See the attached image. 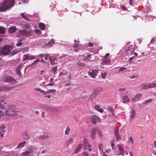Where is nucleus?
Instances as JSON below:
<instances>
[{
    "mask_svg": "<svg viewBox=\"0 0 156 156\" xmlns=\"http://www.w3.org/2000/svg\"><path fill=\"white\" fill-rule=\"evenodd\" d=\"M6 105L5 106L7 108V109L5 112V116H10L15 115L16 114L15 110L16 105L9 103H4Z\"/></svg>",
    "mask_w": 156,
    "mask_h": 156,
    "instance_id": "1",
    "label": "nucleus"
},
{
    "mask_svg": "<svg viewBox=\"0 0 156 156\" xmlns=\"http://www.w3.org/2000/svg\"><path fill=\"white\" fill-rule=\"evenodd\" d=\"M13 0H7L0 4V12H5L9 10L11 7L14 5Z\"/></svg>",
    "mask_w": 156,
    "mask_h": 156,
    "instance_id": "2",
    "label": "nucleus"
},
{
    "mask_svg": "<svg viewBox=\"0 0 156 156\" xmlns=\"http://www.w3.org/2000/svg\"><path fill=\"white\" fill-rule=\"evenodd\" d=\"M13 47L10 45H5L0 51V55H8L11 51L13 49Z\"/></svg>",
    "mask_w": 156,
    "mask_h": 156,
    "instance_id": "3",
    "label": "nucleus"
},
{
    "mask_svg": "<svg viewBox=\"0 0 156 156\" xmlns=\"http://www.w3.org/2000/svg\"><path fill=\"white\" fill-rule=\"evenodd\" d=\"M102 90V87L100 86L94 88L89 98V99L91 101H92L93 99L95 98V96L98 94V93L101 92Z\"/></svg>",
    "mask_w": 156,
    "mask_h": 156,
    "instance_id": "4",
    "label": "nucleus"
},
{
    "mask_svg": "<svg viewBox=\"0 0 156 156\" xmlns=\"http://www.w3.org/2000/svg\"><path fill=\"white\" fill-rule=\"evenodd\" d=\"M34 150V148L32 146L28 148V151L23 152L22 153V156H31L33 155L32 153Z\"/></svg>",
    "mask_w": 156,
    "mask_h": 156,
    "instance_id": "5",
    "label": "nucleus"
},
{
    "mask_svg": "<svg viewBox=\"0 0 156 156\" xmlns=\"http://www.w3.org/2000/svg\"><path fill=\"white\" fill-rule=\"evenodd\" d=\"M4 81L5 82H8L11 84H15L16 82V80L15 79L10 76L5 77Z\"/></svg>",
    "mask_w": 156,
    "mask_h": 156,
    "instance_id": "6",
    "label": "nucleus"
},
{
    "mask_svg": "<svg viewBox=\"0 0 156 156\" xmlns=\"http://www.w3.org/2000/svg\"><path fill=\"white\" fill-rule=\"evenodd\" d=\"M90 120L94 124H96L97 121L98 122H100L101 121V120L99 117L96 115H94L92 116L90 118Z\"/></svg>",
    "mask_w": 156,
    "mask_h": 156,
    "instance_id": "7",
    "label": "nucleus"
},
{
    "mask_svg": "<svg viewBox=\"0 0 156 156\" xmlns=\"http://www.w3.org/2000/svg\"><path fill=\"white\" fill-rule=\"evenodd\" d=\"M83 146L85 150L88 149L89 151H92V149L90 148V145H89L88 140L84 139L83 142Z\"/></svg>",
    "mask_w": 156,
    "mask_h": 156,
    "instance_id": "8",
    "label": "nucleus"
},
{
    "mask_svg": "<svg viewBox=\"0 0 156 156\" xmlns=\"http://www.w3.org/2000/svg\"><path fill=\"white\" fill-rule=\"evenodd\" d=\"M98 71L96 69H93L91 70V72L90 71L88 72V74L89 76H91L93 78H95L96 76L98 74Z\"/></svg>",
    "mask_w": 156,
    "mask_h": 156,
    "instance_id": "9",
    "label": "nucleus"
},
{
    "mask_svg": "<svg viewBox=\"0 0 156 156\" xmlns=\"http://www.w3.org/2000/svg\"><path fill=\"white\" fill-rule=\"evenodd\" d=\"M46 109L49 111L52 112H57L58 110L57 108H56L53 107L51 106H49L46 107Z\"/></svg>",
    "mask_w": 156,
    "mask_h": 156,
    "instance_id": "10",
    "label": "nucleus"
},
{
    "mask_svg": "<svg viewBox=\"0 0 156 156\" xmlns=\"http://www.w3.org/2000/svg\"><path fill=\"white\" fill-rule=\"evenodd\" d=\"M97 129L93 128L91 132V137L92 139H94L95 138V135L96 133Z\"/></svg>",
    "mask_w": 156,
    "mask_h": 156,
    "instance_id": "11",
    "label": "nucleus"
},
{
    "mask_svg": "<svg viewBox=\"0 0 156 156\" xmlns=\"http://www.w3.org/2000/svg\"><path fill=\"white\" fill-rule=\"evenodd\" d=\"M118 148L119 150V153L118 155L123 156L125 152L123 149L122 148V146L120 145H118Z\"/></svg>",
    "mask_w": 156,
    "mask_h": 156,
    "instance_id": "12",
    "label": "nucleus"
},
{
    "mask_svg": "<svg viewBox=\"0 0 156 156\" xmlns=\"http://www.w3.org/2000/svg\"><path fill=\"white\" fill-rule=\"evenodd\" d=\"M54 44V40L52 39L49 42L47 43L44 45L45 47V48H49L52 46Z\"/></svg>",
    "mask_w": 156,
    "mask_h": 156,
    "instance_id": "13",
    "label": "nucleus"
},
{
    "mask_svg": "<svg viewBox=\"0 0 156 156\" xmlns=\"http://www.w3.org/2000/svg\"><path fill=\"white\" fill-rule=\"evenodd\" d=\"M5 128V127L4 125H2L0 127V136L1 138L3 137L4 133V129Z\"/></svg>",
    "mask_w": 156,
    "mask_h": 156,
    "instance_id": "14",
    "label": "nucleus"
},
{
    "mask_svg": "<svg viewBox=\"0 0 156 156\" xmlns=\"http://www.w3.org/2000/svg\"><path fill=\"white\" fill-rule=\"evenodd\" d=\"M133 46L132 47H129L127 49V51L128 52L129 51H131L130 53H133V54L135 56H137L138 55V54L135 52H133Z\"/></svg>",
    "mask_w": 156,
    "mask_h": 156,
    "instance_id": "15",
    "label": "nucleus"
},
{
    "mask_svg": "<svg viewBox=\"0 0 156 156\" xmlns=\"http://www.w3.org/2000/svg\"><path fill=\"white\" fill-rule=\"evenodd\" d=\"M13 89V87H8L7 86H4L2 87L1 90L3 91H7L11 90Z\"/></svg>",
    "mask_w": 156,
    "mask_h": 156,
    "instance_id": "16",
    "label": "nucleus"
},
{
    "mask_svg": "<svg viewBox=\"0 0 156 156\" xmlns=\"http://www.w3.org/2000/svg\"><path fill=\"white\" fill-rule=\"evenodd\" d=\"M115 134L116 136L117 140H119L120 139L119 134V130L117 127H116L115 129Z\"/></svg>",
    "mask_w": 156,
    "mask_h": 156,
    "instance_id": "17",
    "label": "nucleus"
},
{
    "mask_svg": "<svg viewBox=\"0 0 156 156\" xmlns=\"http://www.w3.org/2000/svg\"><path fill=\"white\" fill-rule=\"evenodd\" d=\"M16 30V27L15 26H13L10 27L9 29V32L10 33L12 34L15 32Z\"/></svg>",
    "mask_w": 156,
    "mask_h": 156,
    "instance_id": "18",
    "label": "nucleus"
},
{
    "mask_svg": "<svg viewBox=\"0 0 156 156\" xmlns=\"http://www.w3.org/2000/svg\"><path fill=\"white\" fill-rule=\"evenodd\" d=\"M122 100L123 103H127L129 102L130 99L127 96H126L123 97Z\"/></svg>",
    "mask_w": 156,
    "mask_h": 156,
    "instance_id": "19",
    "label": "nucleus"
},
{
    "mask_svg": "<svg viewBox=\"0 0 156 156\" xmlns=\"http://www.w3.org/2000/svg\"><path fill=\"white\" fill-rule=\"evenodd\" d=\"M81 56L82 57V58L81 59V60H85V59L89 58V56H90V55L89 53H85L83 55H82Z\"/></svg>",
    "mask_w": 156,
    "mask_h": 156,
    "instance_id": "20",
    "label": "nucleus"
},
{
    "mask_svg": "<svg viewBox=\"0 0 156 156\" xmlns=\"http://www.w3.org/2000/svg\"><path fill=\"white\" fill-rule=\"evenodd\" d=\"M135 115V111L134 110H132L130 112V118L131 119L134 118Z\"/></svg>",
    "mask_w": 156,
    "mask_h": 156,
    "instance_id": "21",
    "label": "nucleus"
},
{
    "mask_svg": "<svg viewBox=\"0 0 156 156\" xmlns=\"http://www.w3.org/2000/svg\"><path fill=\"white\" fill-rule=\"evenodd\" d=\"M103 65H107L110 64V61L108 59L104 58L102 62Z\"/></svg>",
    "mask_w": 156,
    "mask_h": 156,
    "instance_id": "22",
    "label": "nucleus"
},
{
    "mask_svg": "<svg viewBox=\"0 0 156 156\" xmlns=\"http://www.w3.org/2000/svg\"><path fill=\"white\" fill-rule=\"evenodd\" d=\"M26 142L24 141L20 143L18 145L17 148H21L23 147L26 144Z\"/></svg>",
    "mask_w": 156,
    "mask_h": 156,
    "instance_id": "23",
    "label": "nucleus"
},
{
    "mask_svg": "<svg viewBox=\"0 0 156 156\" xmlns=\"http://www.w3.org/2000/svg\"><path fill=\"white\" fill-rule=\"evenodd\" d=\"M87 96L86 95L82 96L78 98V100L80 102H82L83 101V99L86 98Z\"/></svg>",
    "mask_w": 156,
    "mask_h": 156,
    "instance_id": "24",
    "label": "nucleus"
},
{
    "mask_svg": "<svg viewBox=\"0 0 156 156\" xmlns=\"http://www.w3.org/2000/svg\"><path fill=\"white\" fill-rule=\"evenodd\" d=\"M108 110L112 113V116H114L115 115V113L114 112V110L111 106H108Z\"/></svg>",
    "mask_w": 156,
    "mask_h": 156,
    "instance_id": "25",
    "label": "nucleus"
},
{
    "mask_svg": "<svg viewBox=\"0 0 156 156\" xmlns=\"http://www.w3.org/2000/svg\"><path fill=\"white\" fill-rule=\"evenodd\" d=\"M23 60L24 61H26L30 59V56L29 54H25L23 55Z\"/></svg>",
    "mask_w": 156,
    "mask_h": 156,
    "instance_id": "26",
    "label": "nucleus"
},
{
    "mask_svg": "<svg viewBox=\"0 0 156 156\" xmlns=\"http://www.w3.org/2000/svg\"><path fill=\"white\" fill-rule=\"evenodd\" d=\"M82 147V144H80L78 145L77 148H76V149L75 150V153H78L79 151L81 150Z\"/></svg>",
    "mask_w": 156,
    "mask_h": 156,
    "instance_id": "27",
    "label": "nucleus"
},
{
    "mask_svg": "<svg viewBox=\"0 0 156 156\" xmlns=\"http://www.w3.org/2000/svg\"><path fill=\"white\" fill-rule=\"evenodd\" d=\"M39 28L42 30H44L45 28V25L43 23H40L39 24Z\"/></svg>",
    "mask_w": 156,
    "mask_h": 156,
    "instance_id": "28",
    "label": "nucleus"
},
{
    "mask_svg": "<svg viewBox=\"0 0 156 156\" xmlns=\"http://www.w3.org/2000/svg\"><path fill=\"white\" fill-rule=\"evenodd\" d=\"M148 88L156 87V84L154 83H148Z\"/></svg>",
    "mask_w": 156,
    "mask_h": 156,
    "instance_id": "29",
    "label": "nucleus"
},
{
    "mask_svg": "<svg viewBox=\"0 0 156 156\" xmlns=\"http://www.w3.org/2000/svg\"><path fill=\"white\" fill-rule=\"evenodd\" d=\"M140 87L142 88L147 89L148 88V83H143L141 85Z\"/></svg>",
    "mask_w": 156,
    "mask_h": 156,
    "instance_id": "30",
    "label": "nucleus"
},
{
    "mask_svg": "<svg viewBox=\"0 0 156 156\" xmlns=\"http://www.w3.org/2000/svg\"><path fill=\"white\" fill-rule=\"evenodd\" d=\"M16 72L17 74L20 76L21 74V73L20 71V66H18L16 69Z\"/></svg>",
    "mask_w": 156,
    "mask_h": 156,
    "instance_id": "31",
    "label": "nucleus"
},
{
    "mask_svg": "<svg viewBox=\"0 0 156 156\" xmlns=\"http://www.w3.org/2000/svg\"><path fill=\"white\" fill-rule=\"evenodd\" d=\"M21 14L23 19H24L25 20L28 21H30V19H29L27 17H26V16L25 15V14L24 13H22Z\"/></svg>",
    "mask_w": 156,
    "mask_h": 156,
    "instance_id": "32",
    "label": "nucleus"
},
{
    "mask_svg": "<svg viewBox=\"0 0 156 156\" xmlns=\"http://www.w3.org/2000/svg\"><path fill=\"white\" fill-rule=\"evenodd\" d=\"M152 101V100L151 99H148L147 100L145 101L144 102H142V104L143 105H147L151 102Z\"/></svg>",
    "mask_w": 156,
    "mask_h": 156,
    "instance_id": "33",
    "label": "nucleus"
},
{
    "mask_svg": "<svg viewBox=\"0 0 156 156\" xmlns=\"http://www.w3.org/2000/svg\"><path fill=\"white\" fill-rule=\"evenodd\" d=\"M51 69V72L55 74L57 71V67L56 66L52 67Z\"/></svg>",
    "mask_w": 156,
    "mask_h": 156,
    "instance_id": "34",
    "label": "nucleus"
},
{
    "mask_svg": "<svg viewBox=\"0 0 156 156\" xmlns=\"http://www.w3.org/2000/svg\"><path fill=\"white\" fill-rule=\"evenodd\" d=\"M49 59L50 60V63L51 65H55V62H54L55 60L54 59H53L52 57L50 56L49 57Z\"/></svg>",
    "mask_w": 156,
    "mask_h": 156,
    "instance_id": "35",
    "label": "nucleus"
},
{
    "mask_svg": "<svg viewBox=\"0 0 156 156\" xmlns=\"http://www.w3.org/2000/svg\"><path fill=\"white\" fill-rule=\"evenodd\" d=\"M19 33L20 35H23L27 36L28 35L25 30H20L19 32Z\"/></svg>",
    "mask_w": 156,
    "mask_h": 156,
    "instance_id": "36",
    "label": "nucleus"
},
{
    "mask_svg": "<svg viewBox=\"0 0 156 156\" xmlns=\"http://www.w3.org/2000/svg\"><path fill=\"white\" fill-rule=\"evenodd\" d=\"M24 30L28 35L30 33L31 31L30 27H27Z\"/></svg>",
    "mask_w": 156,
    "mask_h": 156,
    "instance_id": "37",
    "label": "nucleus"
},
{
    "mask_svg": "<svg viewBox=\"0 0 156 156\" xmlns=\"http://www.w3.org/2000/svg\"><path fill=\"white\" fill-rule=\"evenodd\" d=\"M29 48L27 47H25L22 49L21 51L23 53L27 52L29 51Z\"/></svg>",
    "mask_w": 156,
    "mask_h": 156,
    "instance_id": "38",
    "label": "nucleus"
},
{
    "mask_svg": "<svg viewBox=\"0 0 156 156\" xmlns=\"http://www.w3.org/2000/svg\"><path fill=\"white\" fill-rule=\"evenodd\" d=\"M48 137V136L47 135H43L42 136L39 137V139H46Z\"/></svg>",
    "mask_w": 156,
    "mask_h": 156,
    "instance_id": "39",
    "label": "nucleus"
},
{
    "mask_svg": "<svg viewBox=\"0 0 156 156\" xmlns=\"http://www.w3.org/2000/svg\"><path fill=\"white\" fill-rule=\"evenodd\" d=\"M0 33L1 34H4L5 33V28L4 27H0Z\"/></svg>",
    "mask_w": 156,
    "mask_h": 156,
    "instance_id": "40",
    "label": "nucleus"
},
{
    "mask_svg": "<svg viewBox=\"0 0 156 156\" xmlns=\"http://www.w3.org/2000/svg\"><path fill=\"white\" fill-rule=\"evenodd\" d=\"M128 143H131L132 144H133V138L132 137L130 136L129 137L128 139Z\"/></svg>",
    "mask_w": 156,
    "mask_h": 156,
    "instance_id": "41",
    "label": "nucleus"
},
{
    "mask_svg": "<svg viewBox=\"0 0 156 156\" xmlns=\"http://www.w3.org/2000/svg\"><path fill=\"white\" fill-rule=\"evenodd\" d=\"M18 52V51H17V50L15 49L12 51L11 52V56H12L16 54Z\"/></svg>",
    "mask_w": 156,
    "mask_h": 156,
    "instance_id": "42",
    "label": "nucleus"
},
{
    "mask_svg": "<svg viewBox=\"0 0 156 156\" xmlns=\"http://www.w3.org/2000/svg\"><path fill=\"white\" fill-rule=\"evenodd\" d=\"M56 90L55 89H48V93H53L55 92Z\"/></svg>",
    "mask_w": 156,
    "mask_h": 156,
    "instance_id": "43",
    "label": "nucleus"
},
{
    "mask_svg": "<svg viewBox=\"0 0 156 156\" xmlns=\"http://www.w3.org/2000/svg\"><path fill=\"white\" fill-rule=\"evenodd\" d=\"M77 64L80 66H84L85 64L84 63L80 62V61H79L77 62Z\"/></svg>",
    "mask_w": 156,
    "mask_h": 156,
    "instance_id": "44",
    "label": "nucleus"
},
{
    "mask_svg": "<svg viewBox=\"0 0 156 156\" xmlns=\"http://www.w3.org/2000/svg\"><path fill=\"white\" fill-rule=\"evenodd\" d=\"M107 75V73L105 72L104 73H102L101 74L102 78L103 79H105Z\"/></svg>",
    "mask_w": 156,
    "mask_h": 156,
    "instance_id": "45",
    "label": "nucleus"
},
{
    "mask_svg": "<svg viewBox=\"0 0 156 156\" xmlns=\"http://www.w3.org/2000/svg\"><path fill=\"white\" fill-rule=\"evenodd\" d=\"M40 61V60L38 58H37L35 60L34 62H33L31 64H30V65H33L34 64H35L36 63H37L38 62H39Z\"/></svg>",
    "mask_w": 156,
    "mask_h": 156,
    "instance_id": "46",
    "label": "nucleus"
},
{
    "mask_svg": "<svg viewBox=\"0 0 156 156\" xmlns=\"http://www.w3.org/2000/svg\"><path fill=\"white\" fill-rule=\"evenodd\" d=\"M141 96L142 95L141 94H136L135 97L136 98V100H138L141 97Z\"/></svg>",
    "mask_w": 156,
    "mask_h": 156,
    "instance_id": "47",
    "label": "nucleus"
},
{
    "mask_svg": "<svg viewBox=\"0 0 156 156\" xmlns=\"http://www.w3.org/2000/svg\"><path fill=\"white\" fill-rule=\"evenodd\" d=\"M35 33L37 34H39L41 33V30H39L38 29H35Z\"/></svg>",
    "mask_w": 156,
    "mask_h": 156,
    "instance_id": "48",
    "label": "nucleus"
},
{
    "mask_svg": "<svg viewBox=\"0 0 156 156\" xmlns=\"http://www.w3.org/2000/svg\"><path fill=\"white\" fill-rule=\"evenodd\" d=\"M126 69V68L124 67H122L119 69V72L125 70Z\"/></svg>",
    "mask_w": 156,
    "mask_h": 156,
    "instance_id": "49",
    "label": "nucleus"
},
{
    "mask_svg": "<svg viewBox=\"0 0 156 156\" xmlns=\"http://www.w3.org/2000/svg\"><path fill=\"white\" fill-rule=\"evenodd\" d=\"M50 54H40L38 55V56L40 57H42L44 55H49Z\"/></svg>",
    "mask_w": 156,
    "mask_h": 156,
    "instance_id": "50",
    "label": "nucleus"
},
{
    "mask_svg": "<svg viewBox=\"0 0 156 156\" xmlns=\"http://www.w3.org/2000/svg\"><path fill=\"white\" fill-rule=\"evenodd\" d=\"M73 137H71L69 140V144H71L73 141Z\"/></svg>",
    "mask_w": 156,
    "mask_h": 156,
    "instance_id": "51",
    "label": "nucleus"
},
{
    "mask_svg": "<svg viewBox=\"0 0 156 156\" xmlns=\"http://www.w3.org/2000/svg\"><path fill=\"white\" fill-rule=\"evenodd\" d=\"M22 44V43L21 42H19L16 44V45L17 47H19L21 46Z\"/></svg>",
    "mask_w": 156,
    "mask_h": 156,
    "instance_id": "52",
    "label": "nucleus"
},
{
    "mask_svg": "<svg viewBox=\"0 0 156 156\" xmlns=\"http://www.w3.org/2000/svg\"><path fill=\"white\" fill-rule=\"evenodd\" d=\"M25 135L26 136L25 138L26 139L28 140H29L30 138H29V136H28V135L27 134V132H25Z\"/></svg>",
    "mask_w": 156,
    "mask_h": 156,
    "instance_id": "53",
    "label": "nucleus"
},
{
    "mask_svg": "<svg viewBox=\"0 0 156 156\" xmlns=\"http://www.w3.org/2000/svg\"><path fill=\"white\" fill-rule=\"evenodd\" d=\"M41 93L43 94L44 95H46L48 93V90L47 91H45L44 90H42V92Z\"/></svg>",
    "mask_w": 156,
    "mask_h": 156,
    "instance_id": "54",
    "label": "nucleus"
},
{
    "mask_svg": "<svg viewBox=\"0 0 156 156\" xmlns=\"http://www.w3.org/2000/svg\"><path fill=\"white\" fill-rule=\"evenodd\" d=\"M83 156H88V153L86 151L83 152Z\"/></svg>",
    "mask_w": 156,
    "mask_h": 156,
    "instance_id": "55",
    "label": "nucleus"
},
{
    "mask_svg": "<svg viewBox=\"0 0 156 156\" xmlns=\"http://www.w3.org/2000/svg\"><path fill=\"white\" fill-rule=\"evenodd\" d=\"M102 145L101 144H99L98 146V148L99 150H101V152H102Z\"/></svg>",
    "mask_w": 156,
    "mask_h": 156,
    "instance_id": "56",
    "label": "nucleus"
},
{
    "mask_svg": "<svg viewBox=\"0 0 156 156\" xmlns=\"http://www.w3.org/2000/svg\"><path fill=\"white\" fill-rule=\"evenodd\" d=\"M98 135L100 136L101 137H102L103 136V134H102L101 132V131H100L99 130H98Z\"/></svg>",
    "mask_w": 156,
    "mask_h": 156,
    "instance_id": "57",
    "label": "nucleus"
},
{
    "mask_svg": "<svg viewBox=\"0 0 156 156\" xmlns=\"http://www.w3.org/2000/svg\"><path fill=\"white\" fill-rule=\"evenodd\" d=\"M0 108L1 109H4L5 108V106L2 105L0 102Z\"/></svg>",
    "mask_w": 156,
    "mask_h": 156,
    "instance_id": "58",
    "label": "nucleus"
},
{
    "mask_svg": "<svg viewBox=\"0 0 156 156\" xmlns=\"http://www.w3.org/2000/svg\"><path fill=\"white\" fill-rule=\"evenodd\" d=\"M5 116V113L2 112V111L0 110V116Z\"/></svg>",
    "mask_w": 156,
    "mask_h": 156,
    "instance_id": "59",
    "label": "nucleus"
},
{
    "mask_svg": "<svg viewBox=\"0 0 156 156\" xmlns=\"http://www.w3.org/2000/svg\"><path fill=\"white\" fill-rule=\"evenodd\" d=\"M111 144L112 147V149H113V147L114 146V144L113 141H112L111 142Z\"/></svg>",
    "mask_w": 156,
    "mask_h": 156,
    "instance_id": "60",
    "label": "nucleus"
},
{
    "mask_svg": "<svg viewBox=\"0 0 156 156\" xmlns=\"http://www.w3.org/2000/svg\"><path fill=\"white\" fill-rule=\"evenodd\" d=\"M54 84V83H49V84H47L46 85V86H52Z\"/></svg>",
    "mask_w": 156,
    "mask_h": 156,
    "instance_id": "61",
    "label": "nucleus"
},
{
    "mask_svg": "<svg viewBox=\"0 0 156 156\" xmlns=\"http://www.w3.org/2000/svg\"><path fill=\"white\" fill-rule=\"evenodd\" d=\"M94 108L96 110L98 111L99 108V107L98 105H96L94 107Z\"/></svg>",
    "mask_w": 156,
    "mask_h": 156,
    "instance_id": "62",
    "label": "nucleus"
},
{
    "mask_svg": "<svg viewBox=\"0 0 156 156\" xmlns=\"http://www.w3.org/2000/svg\"><path fill=\"white\" fill-rule=\"evenodd\" d=\"M68 127H67V128H66V130L65 131V134H66V135H67L68 134Z\"/></svg>",
    "mask_w": 156,
    "mask_h": 156,
    "instance_id": "63",
    "label": "nucleus"
},
{
    "mask_svg": "<svg viewBox=\"0 0 156 156\" xmlns=\"http://www.w3.org/2000/svg\"><path fill=\"white\" fill-rule=\"evenodd\" d=\"M35 90H36L40 91L41 92H42V90L41 89L39 88H35Z\"/></svg>",
    "mask_w": 156,
    "mask_h": 156,
    "instance_id": "64",
    "label": "nucleus"
}]
</instances>
